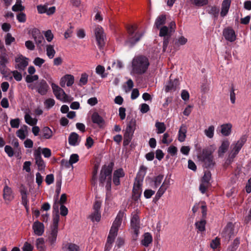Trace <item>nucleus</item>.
<instances>
[{"mask_svg": "<svg viewBox=\"0 0 251 251\" xmlns=\"http://www.w3.org/2000/svg\"><path fill=\"white\" fill-rule=\"evenodd\" d=\"M44 35L48 42H50L53 39V35L50 30L46 31L44 33Z\"/></svg>", "mask_w": 251, "mask_h": 251, "instance_id": "obj_62", "label": "nucleus"}, {"mask_svg": "<svg viewBox=\"0 0 251 251\" xmlns=\"http://www.w3.org/2000/svg\"><path fill=\"white\" fill-rule=\"evenodd\" d=\"M25 122L30 126L35 125L37 122L36 119H33L32 117L28 114L25 115Z\"/></svg>", "mask_w": 251, "mask_h": 251, "instance_id": "obj_40", "label": "nucleus"}, {"mask_svg": "<svg viewBox=\"0 0 251 251\" xmlns=\"http://www.w3.org/2000/svg\"><path fill=\"white\" fill-rule=\"evenodd\" d=\"M51 228V232L48 236V241L49 242L50 245H53L56 240L58 233V229L53 228Z\"/></svg>", "mask_w": 251, "mask_h": 251, "instance_id": "obj_25", "label": "nucleus"}, {"mask_svg": "<svg viewBox=\"0 0 251 251\" xmlns=\"http://www.w3.org/2000/svg\"><path fill=\"white\" fill-rule=\"evenodd\" d=\"M172 35H169V36H166L163 37V51L165 52L167 48L170 39Z\"/></svg>", "mask_w": 251, "mask_h": 251, "instance_id": "obj_48", "label": "nucleus"}, {"mask_svg": "<svg viewBox=\"0 0 251 251\" xmlns=\"http://www.w3.org/2000/svg\"><path fill=\"white\" fill-rule=\"evenodd\" d=\"M211 185V184H207L201 182L199 187V190L202 194H204L207 191V189Z\"/></svg>", "mask_w": 251, "mask_h": 251, "instance_id": "obj_49", "label": "nucleus"}, {"mask_svg": "<svg viewBox=\"0 0 251 251\" xmlns=\"http://www.w3.org/2000/svg\"><path fill=\"white\" fill-rule=\"evenodd\" d=\"M15 40V38L12 36L10 33H8L7 34L5 41L6 45H10Z\"/></svg>", "mask_w": 251, "mask_h": 251, "instance_id": "obj_55", "label": "nucleus"}, {"mask_svg": "<svg viewBox=\"0 0 251 251\" xmlns=\"http://www.w3.org/2000/svg\"><path fill=\"white\" fill-rule=\"evenodd\" d=\"M93 123L97 124L100 128H103L105 125V121L103 118L98 112H94L91 116Z\"/></svg>", "mask_w": 251, "mask_h": 251, "instance_id": "obj_17", "label": "nucleus"}, {"mask_svg": "<svg viewBox=\"0 0 251 251\" xmlns=\"http://www.w3.org/2000/svg\"><path fill=\"white\" fill-rule=\"evenodd\" d=\"M208 8H209L210 9L207 11L208 13L213 15L214 18H217L219 13V8L216 6H208Z\"/></svg>", "mask_w": 251, "mask_h": 251, "instance_id": "obj_34", "label": "nucleus"}, {"mask_svg": "<svg viewBox=\"0 0 251 251\" xmlns=\"http://www.w3.org/2000/svg\"><path fill=\"white\" fill-rule=\"evenodd\" d=\"M220 239L218 237L212 240L210 243V247L213 249H216L220 246Z\"/></svg>", "mask_w": 251, "mask_h": 251, "instance_id": "obj_44", "label": "nucleus"}, {"mask_svg": "<svg viewBox=\"0 0 251 251\" xmlns=\"http://www.w3.org/2000/svg\"><path fill=\"white\" fill-rule=\"evenodd\" d=\"M211 178V174L210 172L209 171H206L204 172V174L201 179V182L207 184H211L210 182Z\"/></svg>", "mask_w": 251, "mask_h": 251, "instance_id": "obj_38", "label": "nucleus"}, {"mask_svg": "<svg viewBox=\"0 0 251 251\" xmlns=\"http://www.w3.org/2000/svg\"><path fill=\"white\" fill-rule=\"evenodd\" d=\"M20 119L19 118H16L15 119H12L11 120L10 122V124L11 125V126L12 128H18L20 125Z\"/></svg>", "mask_w": 251, "mask_h": 251, "instance_id": "obj_56", "label": "nucleus"}, {"mask_svg": "<svg viewBox=\"0 0 251 251\" xmlns=\"http://www.w3.org/2000/svg\"><path fill=\"white\" fill-rule=\"evenodd\" d=\"M41 132L42 133V136L41 138L45 139H50L53 136L52 130L48 126L43 127L41 129Z\"/></svg>", "mask_w": 251, "mask_h": 251, "instance_id": "obj_23", "label": "nucleus"}, {"mask_svg": "<svg viewBox=\"0 0 251 251\" xmlns=\"http://www.w3.org/2000/svg\"><path fill=\"white\" fill-rule=\"evenodd\" d=\"M231 0H224L222 3V10L221 12V16L223 17H225L228 13Z\"/></svg>", "mask_w": 251, "mask_h": 251, "instance_id": "obj_20", "label": "nucleus"}, {"mask_svg": "<svg viewBox=\"0 0 251 251\" xmlns=\"http://www.w3.org/2000/svg\"><path fill=\"white\" fill-rule=\"evenodd\" d=\"M95 34L97 44L100 48H101L105 45V35L103 29L101 27H97L95 30Z\"/></svg>", "mask_w": 251, "mask_h": 251, "instance_id": "obj_10", "label": "nucleus"}, {"mask_svg": "<svg viewBox=\"0 0 251 251\" xmlns=\"http://www.w3.org/2000/svg\"><path fill=\"white\" fill-rule=\"evenodd\" d=\"M55 104V100L52 99H48L45 101L46 108L50 109Z\"/></svg>", "mask_w": 251, "mask_h": 251, "instance_id": "obj_52", "label": "nucleus"}, {"mask_svg": "<svg viewBox=\"0 0 251 251\" xmlns=\"http://www.w3.org/2000/svg\"><path fill=\"white\" fill-rule=\"evenodd\" d=\"M131 227L133 230L134 235L133 237L134 239L138 237L139 233L140 226V220L138 215L135 214L132 215L130 220Z\"/></svg>", "mask_w": 251, "mask_h": 251, "instance_id": "obj_7", "label": "nucleus"}, {"mask_svg": "<svg viewBox=\"0 0 251 251\" xmlns=\"http://www.w3.org/2000/svg\"><path fill=\"white\" fill-rule=\"evenodd\" d=\"M79 135L75 132H72L69 137L68 142L70 145L75 146L77 145V140Z\"/></svg>", "mask_w": 251, "mask_h": 251, "instance_id": "obj_28", "label": "nucleus"}, {"mask_svg": "<svg viewBox=\"0 0 251 251\" xmlns=\"http://www.w3.org/2000/svg\"><path fill=\"white\" fill-rule=\"evenodd\" d=\"M28 87L32 90L35 89L41 95H46L49 88L48 84L44 79L36 82L34 85H29Z\"/></svg>", "mask_w": 251, "mask_h": 251, "instance_id": "obj_6", "label": "nucleus"}, {"mask_svg": "<svg viewBox=\"0 0 251 251\" xmlns=\"http://www.w3.org/2000/svg\"><path fill=\"white\" fill-rule=\"evenodd\" d=\"M234 225L231 222H228L221 233V237L225 242H228L230 239L235 236Z\"/></svg>", "mask_w": 251, "mask_h": 251, "instance_id": "obj_5", "label": "nucleus"}, {"mask_svg": "<svg viewBox=\"0 0 251 251\" xmlns=\"http://www.w3.org/2000/svg\"><path fill=\"white\" fill-rule=\"evenodd\" d=\"M22 249L23 251H32L33 247L30 244L26 242L25 243Z\"/></svg>", "mask_w": 251, "mask_h": 251, "instance_id": "obj_64", "label": "nucleus"}, {"mask_svg": "<svg viewBox=\"0 0 251 251\" xmlns=\"http://www.w3.org/2000/svg\"><path fill=\"white\" fill-rule=\"evenodd\" d=\"M214 131V126H211L208 128V129H206L204 130V133L208 137L211 138L213 137Z\"/></svg>", "mask_w": 251, "mask_h": 251, "instance_id": "obj_46", "label": "nucleus"}, {"mask_svg": "<svg viewBox=\"0 0 251 251\" xmlns=\"http://www.w3.org/2000/svg\"><path fill=\"white\" fill-rule=\"evenodd\" d=\"M119 226H117V225H115L114 224H113L112 225V227H111V229H110V232H109V234H111L113 235V236H117V232H118V227H119Z\"/></svg>", "mask_w": 251, "mask_h": 251, "instance_id": "obj_57", "label": "nucleus"}, {"mask_svg": "<svg viewBox=\"0 0 251 251\" xmlns=\"http://www.w3.org/2000/svg\"><path fill=\"white\" fill-rule=\"evenodd\" d=\"M17 18L19 22L24 23L26 21V15L25 13L21 12L17 15Z\"/></svg>", "mask_w": 251, "mask_h": 251, "instance_id": "obj_63", "label": "nucleus"}, {"mask_svg": "<svg viewBox=\"0 0 251 251\" xmlns=\"http://www.w3.org/2000/svg\"><path fill=\"white\" fill-rule=\"evenodd\" d=\"M8 63V60L5 54L2 52L0 54V72L4 76H7L9 73V69L6 65Z\"/></svg>", "mask_w": 251, "mask_h": 251, "instance_id": "obj_11", "label": "nucleus"}, {"mask_svg": "<svg viewBox=\"0 0 251 251\" xmlns=\"http://www.w3.org/2000/svg\"><path fill=\"white\" fill-rule=\"evenodd\" d=\"M187 126L184 124H182L180 127L178 131V140L180 142H183L186 138V133L187 132Z\"/></svg>", "mask_w": 251, "mask_h": 251, "instance_id": "obj_24", "label": "nucleus"}, {"mask_svg": "<svg viewBox=\"0 0 251 251\" xmlns=\"http://www.w3.org/2000/svg\"><path fill=\"white\" fill-rule=\"evenodd\" d=\"M73 28L74 27L71 25V24H70L69 28L64 33V37L65 39H67L69 37H71Z\"/></svg>", "mask_w": 251, "mask_h": 251, "instance_id": "obj_61", "label": "nucleus"}, {"mask_svg": "<svg viewBox=\"0 0 251 251\" xmlns=\"http://www.w3.org/2000/svg\"><path fill=\"white\" fill-rule=\"evenodd\" d=\"M199 160L203 163V166L206 168H212L215 164L211 151L208 149H204L198 155Z\"/></svg>", "mask_w": 251, "mask_h": 251, "instance_id": "obj_2", "label": "nucleus"}, {"mask_svg": "<svg viewBox=\"0 0 251 251\" xmlns=\"http://www.w3.org/2000/svg\"><path fill=\"white\" fill-rule=\"evenodd\" d=\"M52 89L54 94L58 99H63L65 100L68 97L64 91L54 83L51 84Z\"/></svg>", "mask_w": 251, "mask_h": 251, "instance_id": "obj_14", "label": "nucleus"}, {"mask_svg": "<svg viewBox=\"0 0 251 251\" xmlns=\"http://www.w3.org/2000/svg\"><path fill=\"white\" fill-rule=\"evenodd\" d=\"M38 75H27L25 77V81L28 83H31L33 82L34 81H36L38 79Z\"/></svg>", "mask_w": 251, "mask_h": 251, "instance_id": "obj_50", "label": "nucleus"}, {"mask_svg": "<svg viewBox=\"0 0 251 251\" xmlns=\"http://www.w3.org/2000/svg\"><path fill=\"white\" fill-rule=\"evenodd\" d=\"M142 193L141 191V185L139 180H137L136 183H134L132 192V199L135 201H138Z\"/></svg>", "mask_w": 251, "mask_h": 251, "instance_id": "obj_15", "label": "nucleus"}, {"mask_svg": "<svg viewBox=\"0 0 251 251\" xmlns=\"http://www.w3.org/2000/svg\"><path fill=\"white\" fill-rule=\"evenodd\" d=\"M159 35L160 37H166V36L172 35L171 32L170 33L169 28L167 26H163L160 27Z\"/></svg>", "mask_w": 251, "mask_h": 251, "instance_id": "obj_32", "label": "nucleus"}, {"mask_svg": "<svg viewBox=\"0 0 251 251\" xmlns=\"http://www.w3.org/2000/svg\"><path fill=\"white\" fill-rule=\"evenodd\" d=\"M45 62V60L44 59L41 58L39 57H36L33 61L34 64L38 67H41Z\"/></svg>", "mask_w": 251, "mask_h": 251, "instance_id": "obj_60", "label": "nucleus"}, {"mask_svg": "<svg viewBox=\"0 0 251 251\" xmlns=\"http://www.w3.org/2000/svg\"><path fill=\"white\" fill-rule=\"evenodd\" d=\"M155 126L157 130L156 132L158 134L162 133L166 130V127L164 123L156 122Z\"/></svg>", "mask_w": 251, "mask_h": 251, "instance_id": "obj_31", "label": "nucleus"}, {"mask_svg": "<svg viewBox=\"0 0 251 251\" xmlns=\"http://www.w3.org/2000/svg\"><path fill=\"white\" fill-rule=\"evenodd\" d=\"M143 239L141 240V244L146 247H149L152 242V237L151 234L149 232H146L143 235Z\"/></svg>", "mask_w": 251, "mask_h": 251, "instance_id": "obj_22", "label": "nucleus"}, {"mask_svg": "<svg viewBox=\"0 0 251 251\" xmlns=\"http://www.w3.org/2000/svg\"><path fill=\"white\" fill-rule=\"evenodd\" d=\"M229 142L227 140H224L222 143L221 146L219 148L218 151L219 153L224 154L225 153L226 151L227 150L229 146Z\"/></svg>", "mask_w": 251, "mask_h": 251, "instance_id": "obj_30", "label": "nucleus"}, {"mask_svg": "<svg viewBox=\"0 0 251 251\" xmlns=\"http://www.w3.org/2000/svg\"><path fill=\"white\" fill-rule=\"evenodd\" d=\"M232 125L230 124H224L221 126V132L224 136H227L231 132Z\"/></svg>", "mask_w": 251, "mask_h": 251, "instance_id": "obj_26", "label": "nucleus"}, {"mask_svg": "<svg viewBox=\"0 0 251 251\" xmlns=\"http://www.w3.org/2000/svg\"><path fill=\"white\" fill-rule=\"evenodd\" d=\"M66 79V85L67 86H71L74 83V77L71 75H64Z\"/></svg>", "mask_w": 251, "mask_h": 251, "instance_id": "obj_45", "label": "nucleus"}, {"mask_svg": "<svg viewBox=\"0 0 251 251\" xmlns=\"http://www.w3.org/2000/svg\"><path fill=\"white\" fill-rule=\"evenodd\" d=\"M44 239L43 238H39L36 240V246L39 251H43L44 250Z\"/></svg>", "mask_w": 251, "mask_h": 251, "instance_id": "obj_41", "label": "nucleus"}, {"mask_svg": "<svg viewBox=\"0 0 251 251\" xmlns=\"http://www.w3.org/2000/svg\"><path fill=\"white\" fill-rule=\"evenodd\" d=\"M4 151L8 156L12 157L14 155V151L11 146L8 145L5 146L4 148Z\"/></svg>", "mask_w": 251, "mask_h": 251, "instance_id": "obj_59", "label": "nucleus"}, {"mask_svg": "<svg viewBox=\"0 0 251 251\" xmlns=\"http://www.w3.org/2000/svg\"><path fill=\"white\" fill-rule=\"evenodd\" d=\"M53 217V224L51 228L58 229V223L60 219L59 214V213H55Z\"/></svg>", "mask_w": 251, "mask_h": 251, "instance_id": "obj_42", "label": "nucleus"}, {"mask_svg": "<svg viewBox=\"0 0 251 251\" xmlns=\"http://www.w3.org/2000/svg\"><path fill=\"white\" fill-rule=\"evenodd\" d=\"M133 135L125 133L124 135V146H126L128 145L129 143L131 142L132 139Z\"/></svg>", "mask_w": 251, "mask_h": 251, "instance_id": "obj_43", "label": "nucleus"}, {"mask_svg": "<svg viewBox=\"0 0 251 251\" xmlns=\"http://www.w3.org/2000/svg\"><path fill=\"white\" fill-rule=\"evenodd\" d=\"M88 75L86 73L82 74L79 80V85L82 86L86 84L88 81Z\"/></svg>", "mask_w": 251, "mask_h": 251, "instance_id": "obj_47", "label": "nucleus"}, {"mask_svg": "<svg viewBox=\"0 0 251 251\" xmlns=\"http://www.w3.org/2000/svg\"><path fill=\"white\" fill-rule=\"evenodd\" d=\"M34 156L35 160V163L38 167V170L39 171L44 172L46 167V164L41 156L40 147L35 150L34 152Z\"/></svg>", "mask_w": 251, "mask_h": 251, "instance_id": "obj_8", "label": "nucleus"}, {"mask_svg": "<svg viewBox=\"0 0 251 251\" xmlns=\"http://www.w3.org/2000/svg\"><path fill=\"white\" fill-rule=\"evenodd\" d=\"M28 58L21 54L19 55L15 58V68L19 69L20 71H24L28 65Z\"/></svg>", "mask_w": 251, "mask_h": 251, "instance_id": "obj_9", "label": "nucleus"}, {"mask_svg": "<svg viewBox=\"0 0 251 251\" xmlns=\"http://www.w3.org/2000/svg\"><path fill=\"white\" fill-rule=\"evenodd\" d=\"M124 214L125 213L124 211H120L113 224H114L115 225H116L118 226H120L121 224L123 218L124 216Z\"/></svg>", "mask_w": 251, "mask_h": 251, "instance_id": "obj_39", "label": "nucleus"}, {"mask_svg": "<svg viewBox=\"0 0 251 251\" xmlns=\"http://www.w3.org/2000/svg\"><path fill=\"white\" fill-rule=\"evenodd\" d=\"M128 33L127 40L126 41V44L129 43L131 46H134L138 42L142 36V34L136 32L137 27L132 25H128L126 27Z\"/></svg>", "mask_w": 251, "mask_h": 251, "instance_id": "obj_3", "label": "nucleus"}, {"mask_svg": "<svg viewBox=\"0 0 251 251\" xmlns=\"http://www.w3.org/2000/svg\"><path fill=\"white\" fill-rule=\"evenodd\" d=\"M21 0H17L16 4L14 5L12 9L13 11H23L25 9V7L22 5Z\"/></svg>", "mask_w": 251, "mask_h": 251, "instance_id": "obj_37", "label": "nucleus"}, {"mask_svg": "<svg viewBox=\"0 0 251 251\" xmlns=\"http://www.w3.org/2000/svg\"><path fill=\"white\" fill-rule=\"evenodd\" d=\"M12 74L16 80L20 81L22 79V75L18 71H14L12 72Z\"/></svg>", "mask_w": 251, "mask_h": 251, "instance_id": "obj_58", "label": "nucleus"}, {"mask_svg": "<svg viewBox=\"0 0 251 251\" xmlns=\"http://www.w3.org/2000/svg\"><path fill=\"white\" fill-rule=\"evenodd\" d=\"M33 229L34 230V233L38 235H42L44 231V224L39 221L35 222L32 226Z\"/></svg>", "mask_w": 251, "mask_h": 251, "instance_id": "obj_18", "label": "nucleus"}, {"mask_svg": "<svg viewBox=\"0 0 251 251\" xmlns=\"http://www.w3.org/2000/svg\"><path fill=\"white\" fill-rule=\"evenodd\" d=\"M31 34L37 46L40 47L42 46L45 41L40 30L37 28H34L32 30Z\"/></svg>", "mask_w": 251, "mask_h": 251, "instance_id": "obj_12", "label": "nucleus"}, {"mask_svg": "<svg viewBox=\"0 0 251 251\" xmlns=\"http://www.w3.org/2000/svg\"><path fill=\"white\" fill-rule=\"evenodd\" d=\"M101 215L100 212L94 211L91 215L89 216V218L92 222L96 221L99 222L100 220Z\"/></svg>", "mask_w": 251, "mask_h": 251, "instance_id": "obj_35", "label": "nucleus"}, {"mask_svg": "<svg viewBox=\"0 0 251 251\" xmlns=\"http://www.w3.org/2000/svg\"><path fill=\"white\" fill-rule=\"evenodd\" d=\"M114 166V163L111 162L108 165H104L102 166L100 171L99 181L102 186H103L104 182L109 178L111 179L112 172Z\"/></svg>", "mask_w": 251, "mask_h": 251, "instance_id": "obj_4", "label": "nucleus"}, {"mask_svg": "<svg viewBox=\"0 0 251 251\" xmlns=\"http://www.w3.org/2000/svg\"><path fill=\"white\" fill-rule=\"evenodd\" d=\"M47 55L49 58L52 59L55 54V50L53 48V46L48 45L47 46Z\"/></svg>", "mask_w": 251, "mask_h": 251, "instance_id": "obj_36", "label": "nucleus"}, {"mask_svg": "<svg viewBox=\"0 0 251 251\" xmlns=\"http://www.w3.org/2000/svg\"><path fill=\"white\" fill-rule=\"evenodd\" d=\"M66 246L69 251H78L79 249V247L75 244L68 243Z\"/></svg>", "mask_w": 251, "mask_h": 251, "instance_id": "obj_54", "label": "nucleus"}, {"mask_svg": "<svg viewBox=\"0 0 251 251\" xmlns=\"http://www.w3.org/2000/svg\"><path fill=\"white\" fill-rule=\"evenodd\" d=\"M147 169V168L146 167L142 165L140 167L139 172L137 175L136 180L138 178L139 179H141L142 180L146 175Z\"/></svg>", "mask_w": 251, "mask_h": 251, "instance_id": "obj_33", "label": "nucleus"}, {"mask_svg": "<svg viewBox=\"0 0 251 251\" xmlns=\"http://www.w3.org/2000/svg\"><path fill=\"white\" fill-rule=\"evenodd\" d=\"M166 16L164 14L159 15L156 19L154 26L159 29L161 25H164L166 23Z\"/></svg>", "mask_w": 251, "mask_h": 251, "instance_id": "obj_27", "label": "nucleus"}, {"mask_svg": "<svg viewBox=\"0 0 251 251\" xmlns=\"http://www.w3.org/2000/svg\"><path fill=\"white\" fill-rule=\"evenodd\" d=\"M193 3L197 6H202L208 3V0H193Z\"/></svg>", "mask_w": 251, "mask_h": 251, "instance_id": "obj_51", "label": "nucleus"}, {"mask_svg": "<svg viewBox=\"0 0 251 251\" xmlns=\"http://www.w3.org/2000/svg\"><path fill=\"white\" fill-rule=\"evenodd\" d=\"M125 174L122 168L118 169L115 170L113 173V176L117 177H124Z\"/></svg>", "mask_w": 251, "mask_h": 251, "instance_id": "obj_53", "label": "nucleus"}, {"mask_svg": "<svg viewBox=\"0 0 251 251\" xmlns=\"http://www.w3.org/2000/svg\"><path fill=\"white\" fill-rule=\"evenodd\" d=\"M172 75L170 77V80L165 87V91L166 92L171 91H175L176 90V88L178 86L179 83L178 79L176 78L173 79L171 78Z\"/></svg>", "mask_w": 251, "mask_h": 251, "instance_id": "obj_16", "label": "nucleus"}, {"mask_svg": "<svg viewBox=\"0 0 251 251\" xmlns=\"http://www.w3.org/2000/svg\"><path fill=\"white\" fill-rule=\"evenodd\" d=\"M169 185V182H166V180L164 181L158 191L156 194L155 199L158 200L163 195L166 190L167 189Z\"/></svg>", "mask_w": 251, "mask_h": 251, "instance_id": "obj_21", "label": "nucleus"}, {"mask_svg": "<svg viewBox=\"0 0 251 251\" xmlns=\"http://www.w3.org/2000/svg\"><path fill=\"white\" fill-rule=\"evenodd\" d=\"M3 197L5 201H11L14 198L12 189L7 185H5L3 190Z\"/></svg>", "mask_w": 251, "mask_h": 251, "instance_id": "obj_19", "label": "nucleus"}, {"mask_svg": "<svg viewBox=\"0 0 251 251\" xmlns=\"http://www.w3.org/2000/svg\"><path fill=\"white\" fill-rule=\"evenodd\" d=\"M223 35L227 41L230 42H234L236 38L234 30L230 27H228L224 29Z\"/></svg>", "mask_w": 251, "mask_h": 251, "instance_id": "obj_13", "label": "nucleus"}, {"mask_svg": "<svg viewBox=\"0 0 251 251\" xmlns=\"http://www.w3.org/2000/svg\"><path fill=\"white\" fill-rule=\"evenodd\" d=\"M206 222L205 219H202L201 220L195 223V226L197 229L198 232H203L205 230V225Z\"/></svg>", "mask_w": 251, "mask_h": 251, "instance_id": "obj_29", "label": "nucleus"}, {"mask_svg": "<svg viewBox=\"0 0 251 251\" xmlns=\"http://www.w3.org/2000/svg\"><path fill=\"white\" fill-rule=\"evenodd\" d=\"M150 65L147 57L143 55L135 57L132 61V72L137 75H142L146 73Z\"/></svg>", "mask_w": 251, "mask_h": 251, "instance_id": "obj_1", "label": "nucleus"}]
</instances>
